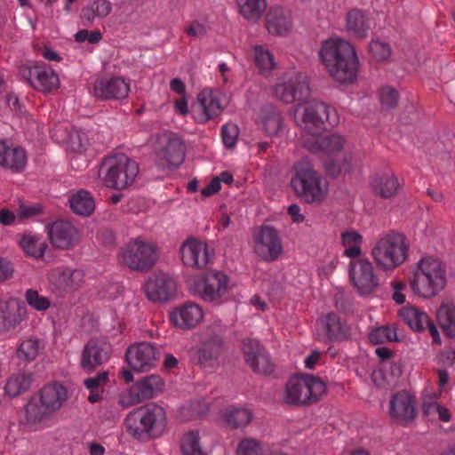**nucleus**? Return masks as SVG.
Instances as JSON below:
<instances>
[{
	"label": "nucleus",
	"instance_id": "nucleus-1",
	"mask_svg": "<svg viewBox=\"0 0 455 455\" xmlns=\"http://www.w3.org/2000/svg\"><path fill=\"white\" fill-rule=\"evenodd\" d=\"M339 124L337 111L322 101L307 104L302 115V144L312 152L321 151L328 156L338 155L344 148L346 139L338 133L321 136L328 126Z\"/></svg>",
	"mask_w": 455,
	"mask_h": 455
},
{
	"label": "nucleus",
	"instance_id": "nucleus-2",
	"mask_svg": "<svg viewBox=\"0 0 455 455\" xmlns=\"http://www.w3.org/2000/svg\"><path fill=\"white\" fill-rule=\"evenodd\" d=\"M319 56L330 76L336 81L350 84L356 79L358 59L349 42L331 37L323 43Z\"/></svg>",
	"mask_w": 455,
	"mask_h": 455
},
{
	"label": "nucleus",
	"instance_id": "nucleus-3",
	"mask_svg": "<svg viewBox=\"0 0 455 455\" xmlns=\"http://www.w3.org/2000/svg\"><path fill=\"white\" fill-rule=\"evenodd\" d=\"M447 282L446 269L437 258L420 259L411 272L410 287L412 292L423 299H431L438 295Z\"/></svg>",
	"mask_w": 455,
	"mask_h": 455
},
{
	"label": "nucleus",
	"instance_id": "nucleus-4",
	"mask_svg": "<svg viewBox=\"0 0 455 455\" xmlns=\"http://www.w3.org/2000/svg\"><path fill=\"white\" fill-rule=\"evenodd\" d=\"M68 399L67 388L58 382L44 386L32 395L25 406V421L38 426L58 411Z\"/></svg>",
	"mask_w": 455,
	"mask_h": 455
},
{
	"label": "nucleus",
	"instance_id": "nucleus-5",
	"mask_svg": "<svg viewBox=\"0 0 455 455\" xmlns=\"http://www.w3.org/2000/svg\"><path fill=\"white\" fill-rule=\"evenodd\" d=\"M409 244L403 234L389 230L379 236L371 250L376 265L384 271L393 270L407 259Z\"/></svg>",
	"mask_w": 455,
	"mask_h": 455
},
{
	"label": "nucleus",
	"instance_id": "nucleus-6",
	"mask_svg": "<svg viewBox=\"0 0 455 455\" xmlns=\"http://www.w3.org/2000/svg\"><path fill=\"white\" fill-rule=\"evenodd\" d=\"M165 421L164 410L155 403H148L131 411L125 419V426L130 435L143 440L161 433Z\"/></svg>",
	"mask_w": 455,
	"mask_h": 455
},
{
	"label": "nucleus",
	"instance_id": "nucleus-7",
	"mask_svg": "<svg viewBox=\"0 0 455 455\" xmlns=\"http://www.w3.org/2000/svg\"><path fill=\"white\" fill-rule=\"evenodd\" d=\"M117 257L131 270L146 272L157 261V247L154 242L136 236L120 248Z\"/></svg>",
	"mask_w": 455,
	"mask_h": 455
},
{
	"label": "nucleus",
	"instance_id": "nucleus-8",
	"mask_svg": "<svg viewBox=\"0 0 455 455\" xmlns=\"http://www.w3.org/2000/svg\"><path fill=\"white\" fill-rule=\"evenodd\" d=\"M326 391L325 383L313 375L295 376L289 379L284 402L291 405H307L319 401Z\"/></svg>",
	"mask_w": 455,
	"mask_h": 455
},
{
	"label": "nucleus",
	"instance_id": "nucleus-9",
	"mask_svg": "<svg viewBox=\"0 0 455 455\" xmlns=\"http://www.w3.org/2000/svg\"><path fill=\"white\" fill-rule=\"evenodd\" d=\"M295 174L291 185L298 196L321 199L327 191L326 180L314 169L307 158L295 164Z\"/></svg>",
	"mask_w": 455,
	"mask_h": 455
},
{
	"label": "nucleus",
	"instance_id": "nucleus-10",
	"mask_svg": "<svg viewBox=\"0 0 455 455\" xmlns=\"http://www.w3.org/2000/svg\"><path fill=\"white\" fill-rule=\"evenodd\" d=\"M106 187L122 190L131 186L139 173L138 164L124 154L108 157L103 163Z\"/></svg>",
	"mask_w": 455,
	"mask_h": 455
},
{
	"label": "nucleus",
	"instance_id": "nucleus-11",
	"mask_svg": "<svg viewBox=\"0 0 455 455\" xmlns=\"http://www.w3.org/2000/svg\"><path fill=\"white\" fill-rule=\"evenodd\" d=\"M226 326L220 320L214 321L203 333L201 347L196 350L198 363L203 366H212L221 355Z\"/></svg>",
	"mask_w": 455,
	"mask_h": 455
},
{
	"label": "nucleus",
	"instance_id": "nucleus-12",
	"mask_svg": "<svg viewBox=\"0 0 455 455\" xmlns=\"http://www.w3.org/2000/svg\"><path fill=\"white\" fill-rule=\"evenodd\" d=\"M253 251L262 260L273 262L282 255L283 243L278 230L271 225H262L252 234Z\"/></svg>",
	"mask_w": 455,
	"mask_h": 455
},
{
	"label": "nucleus",
	"instance_id": "nucleus-13",
	"mask_svg": "<svg viewBox=\"0 0 455 455\" xmlns=\"http://www.w3.org/2000/svg\"><path fill=\"white\" fill-rule=\"evenodd\" d=\"M274 92L275 97L283 103L303 102L304 108L307 104L314 101L307 100L310 87L307 76L302 73L294 74L279 81L274 87Z\"/></svg>",
	"mask_w": 455,
	"mask_h": 455
},
{
	"label": "nucleus",
	"instance_id": "nucleus-14",
	"mask_svg": "<svg viewBox=\"0 0 455 455\" xmlns=\"http://www.w3.org/2000/svg\"><path fill=\"white\" fill-rule=\"evenodd\" d=\"M164 382L159 375H149L137 381L128 390L122 393L119 403L128 408L143 400L150 399L162 392Z\"/></svg>",
	"mask_w": 455,
	"mask_h": 455
},
{
	"label": "nucleus",
	"instance_id": "nucleus-15",
	"mask_svg": "<svg viewBox=\"0 0 455 455\" xmlns=\"http://www.w3.org/2000/svg\"><path fill=\"white\" fill-rule=\"evenodd\" d=\"M49 282L53 291L60 296L74 293L80 290L85 282L84 270L61 266L52 269Z\"/></svg>",
	"mask_w": 455,
	"mask_h": 455
},
{
	"label": "nucleus",
	"instance_id": "nucleus-16",
	"mask_svg": "<svg viewBox=\"0 0 455 455\" xmlns=\"http://www.w3.org/2000/svg\"><path fill=\"white\" fill-rule=\"evenodd\" d=\"M228 289V277L220 271L207 274L194 283V291L204 301L220 304Z\"/></svg>",
	"mask_w": 455,
	"mask_h": 455
},
{
	"label": "nucleus",
	"instance_id": "nucleus-17",
	"mask_svg": "<svg viewBox=\"0 0 455 455\" xmlns=\"http://www.w3.org/2000/svg\"><path fill=\"white\" fill-rule=\"evenodd\" d=\"M349 276L361 295L372 293L379 284L373 265L367 258H360L350 262Z\"/></svg>",
	"mask_w": 455,
	"mask_h": 455
},
{
	"label": "nucleus",
	"instance_id": "nucleus-18",
	"mask_svg": "<svg viewBox=\"0 0 455 455\" xmlns=\"http://www.w3.org/2000/svg\"><path fill=\"white\" fill-rule=\"evenodd\" d=\"M129 366L135 371L144 372L155 368L160 354L149 342H138L128 347L125 353Z\"/></svg>",
	"mask_w": 455,
	"mask_h": 455
},
{
	"label": "nucleus",
	"instance_id": "nucleus-19",
	"mask_svg": "<svg viewBox=\"0 0 455 455\" xmlns=\"http://www.w3.org/2000/svg\"><path fill=\"white\" fill-rule=\"evenodd\" d=\"M110 345L100 338H92L84 345L80 355V367L86 372H92L106 363L110 358Z\"/></svg>",
	"mask_w": 455,
	"mask_h": 455
},
{
	"label": "nucleus",
	"instance_id": "nucleus-20",
	"mask_svg": "<svg viewBox=\"0 0 455 455\" xmlns=\"http://www.w3.org/2000/svg\"><path fill=\"white\" fill-rule=\"evenodd\" d=\"M51 244L57 249L75 247L80 239L78 229L69 221L59 220L45 226Z\"/></svg>",
	"mask_w": 455,
	"mask_h": 455
},
{
	"label": "nucleus",
	"instance_id": "nucleus-21",
	"mask_svg": "<svg viewBox=\"0 0 455 455\" xmlns=\"http://www.w3.org/2000/svg\"><path fill=\"white\" fill-rule=\"evenodd\" d=\"M177 283L175 279L164 272L151 275L143 285V290L148 299L152 301H166L175 293Z\"/></svg>",
	"mask_w": 455,
	"mask_h": 455
},
{
	"label": "nucleus",
	"instance_id": "nucleus-22",
	"mask_svg": "<svg viewBox=\"0 0 455 455\" xmlns=\"http://www.w3.org/2000/svg\"><path fill=\"white\" fill-rule=\"evenodd\" d=\"M416 404L417 401L414 395L406 391L397 392L390 399V416L396 422L402 425H408L416 418Z\"/></svg>",
	"mask_w": 455,
	"mask_h": 455
},
{
	"label": "nucleus",
	"instance_id": "nucleus-23",
	"mask_svg": "<svg viewBox=\"0 0 455 455\" xmlns=\"http://www.w3.org/2000/svg\"><path fill=\"white\" fill-rule=\"evenodd\" d=\"M130 84L121 76L98 78L93 86V94L100 100H120L128 96Z\"/></svg>",
	"mask_w": 455,
	"mask_h": 455
},
{
	"label": "nucleus",
	"instance_id": "nucleus-24",
	"mask_svg": "<svg viewBox=\"0 0 455 455\" xmlns=\"http://www.w3.org/2000/svg\"><path fill=\"white\" fill-rule=\"evenodd\" d=\"M157 156L169 166H179L185 158V145L176 134L169 133L158 140Z\"/></svg>",
	"mask_w": 455,
	"mask_h": 455
},
{
	"label": "nucleus",
	"instance_id": "nucleus-25",
	"mask_svg": "<svg viewBox=\"0 0 455 455\" xmlns=\"http://www.w3.org/2000/svg\"><path fill=\"white\" fill-rule=\"evenodd\" d=\"M180 253L185 265L198 269L204 268L212 256L207 244L195 238H188L182 243Z\"/></svg>",
	"mask_w": 455,
	"mask_h": 455
},
{
	"label": "nucleus",
	"instance_id": "nucleus-26",
	"mask_svg": "<svg viewBox=\"0 0 455 455\" xmlns=\"http://www.w3.org/2000/svg\"><path fill=\"white\" fill-rule=\"evenodd\" d=\"M200 112L195 116L198 124H205L221 115L225 107L220 102V93L211 88L203 89L197 95Z\"/></svg>",
	"mask_w": 455,
	"mask_h": 455
},
{
	"label": "nucleus",
	"instance_id": "nucleus-27",
	"mask_svg": "<svg viewBox=\"0 0 455 455\" xmlns=\"http://www.w3.org/2000/svg\"><path fill=\"white\" fill-rule=\"evenodd\" d=\"M371 190L376 196L388 199L399 196L402 184L392 171L375 173L370 182Z\"/></svg>",
	"mask_w": 455,
	"mask_h": 455
},
{
	"label": "nucleus",
	"instance_id": "nucleus-28",
	"mask_svg": "<svg viewBox=\"0 0 455 455\" xmlns=\"http://www.w3.org/2000/svg\"><path fill=\"white\" fill-rule=\"evenodd\" d=\"M26 307L14 299L0 300V331L16 328L26 318Z\"/></svg>",
	"mask_w": 455,
	"mask_h": 455
},
{
	"label": "nucleus",
	"instance_id": "nucleus-29",
	"mask_svg": "<svg viewBox=\"0 0 455 455\" xmlns=\"http://www.w3.org/2000/svg\"><path fill=\"white\" fill-rule=\"evenodd\" d=\"M202 307L193 302H188L174 309L171 314L172 323L181 329H192L203 319Z\"/></svg>",
	"mask_w": 455,
	"mask_h": 455
},
{
	"label": "nucleus",
	"instance_id": "nucleus-30",
	"mask_svg": "<svg viewBox=\"0 0 455 455\" xmlns=\"http://www.w3.org/2000/svg\"><path fill=\"white\" fill-rule=\"evenodd\" d=\"M266 27L271 35H286L292 27L291 13L278 5L270 7L266 16Z\"/></svg>",
	"mask_w": 455,
	"mask_h": 455
},
{
	"label": "nucleus",
	"instance_id": "nucleus-31",
	"mask_svg": "<svg viewBox=\"0 0 455 455\" xmlns=\"http://www.w3.org/2000/svg\"><path fill=\"white\" fill-rule=\"evenodd\" d=\"M27 157L20 147H12L4 140H0V165L13 172L21 171L26 164Z\"/></svg>",
	"mask_w": 455,
	"mask_h": 455
},
{
	"label": "nucleus",
	"instance_id": "nucleus-32",
	"mask_svg": "<svg viewBox=\"0 0 455 455\" xmlns=\"http://www.w3.org/2000/svg\"><path fill=\"white\" fill-rule=\"evenodd\" d=\"M318 324L331 340H343L349 335L348 326L342 323L339 316L335 313H329L322 316Z\"/></svg>",
	"mask_w": 455,
	"mask_h": 455
},
{
	"label": "nucleus",
	"instance_id": "nucleus-33",
	"mask_svg": "<svg viewBox=\"0 0 455 455\" xmlns=\"http://www.w3.org/2000/svg\"><path fill=\"white\" fill-rule=\"evenodd\" d=\"M34 381V375L28 371H18L12 374L4 386V392L10 397H16L29 390Z\"/></svg>",
	"mask_w": 455,
	"mask_h": 455
},
{
	"label": "nucleus",
	"instance_id": "nucleus-34",
	"mask_svg": "<svg viewBox=\"0 0 455 455\" xmlns=\"http://www.w3.org/2000/svg\"><path fill=\"white\" fill-rule=\"evenodd\" d=\"M399 314L403 320L414 331H424L427 324L429 323V316L427 314L414 306L402 307Z\"/></svg>",
	"mask_w": 455,
	"mask_h": 455
},
{
	"label": "nucleus",
	"instance_id": "nucleus-35",
	"mask_svg": "<svg viewBox=\"0 0 455 455\" xmlns=\"http://www.w3.org/2000/svg\"><path fill=\"white\" fill-rule=\"evenodd\" d=\"M260 124L267 135H275L283 125L280 111L272 105L264 106L260 110Z\"/></svg>",
	"mask_w": 455,
	"mask_h": 455
},
{
	"label": "nucleus",
	"instance_id": "nucleus-36",
	"mask_svg": "<svg viewBox=\"0 0 455 455\" xmlns=\"http://www.w3.org/2000/svg\"><path fill=\"white\" fill-rule=\"evenodd\" d=\"M36 78L32 82V87L36 90L50 92L59 86L58 75L48 66H39L35 71Z\"/></svg>",
	"mask_w": 455,
	"mask_h": 455
},
{
	"label": "nucleus",
	"instance_id": "nucleus-37",
	"mask_svg": "<svg viewBox=\"0 0 455 455\" xmlns=\"http://www.w3.org/2000/svg\"><path fill=\"white\" fill-rule=\"evenodd\" d=\"M19 243L28 255L36 259H42L47 249V244L42 237L33 232L22 234Z\"/></svg>",
	"mask_w": 455,
	"mask_h": 455
},
{
	"label": "nucleus",
	"instance_id": "nucleus-38",
	"mask_svg": "<svg viewBox=\"0 0 455 455\" xmlns=\"http://www.w3.org/2000/svg\"><path fill=\"white\" fill-rule=\"evenodd\" d=\"M239 13L250 22H257L267 10V0H236Z\"/></svg>",
	"mask_w": 455,
	"mask_h": 455
},
{
	"label": "nucleus",
	"instance_id": "nucleus-39",
	"mask_svg": "<svg viewBox=\"0 0 455 455\" xmlns=\"http://www.w3.org/2000/svg\"><path fill=\"white\" fill-rule=\"evenodd\" d=\"M347 29L354 36L359 38L366 37L370 29V24L365 14L358 9L349 11L347 14Z\"/></svg>",
	"mask_w": 455,
	"mask_h": 455
},
{
	"label": "nucleus",
	"instance_id": "nucleus-40",
	"mask_svg": "<svg viewBox=\"0 0 455 455\" xmlns=\"http://www.w3.org/2000/svg\"><path fill=\"white\" fill-rule=\"evenodd\" d=\"M221 417L231 428L245 427L252 419L250 410L228 407L221 411Z\"/></svg>",
	"mask_w": 455,
	"mask_h": 455
},
{
	"label": "nucleus",
	"instance_id": "nucleus-41",
	"mask_svg": "<svg viewBox=\"0 0 455 455\" xmlns=\"http://www.w3.org/2000/svg\"><path fill=\"white\" fill-rule=\"evenodd\" d=\"M438 323L443 331L450 337H455V305L443 303L436 312Z\"/></svg>",
	"mask_w": 455,
	"mask_h": 455
},
{
	"label": "nucleus",
	"instance_id": "nucleus-42",
	"mask_svg": "<svg viewBox=\"0 0 455 455\" xmlns=\"http://www.w3.org/2000/svg\"><path fill=\"white\" fill-rule=\"evenodd\" d=\"M112 11V4L108 0H94L82 10V17L92 23L96 18L107 17Z\"/></svg>",
	"mask_w": 455,
	"mask_h": 455
},
{
	"label": "nucleus",
	"instance_id": "nucleus-43",
	"mask_svg": "<svg viewBox=\"0 0 455 455\" xmlns=\"http://www.w3.org/2000/svg\"><path fill=\"white\" fill-rule=\"evenodd\" d=\"M44 349V343L36 338H28L23 339L19 345L16 355L17 357L24 362L34 361Z\"/></svg>",
	"mask_w": 455,
	"mask_h": 455
},
{
	"label": "nucleus",
	"instance_id": "nucleus-44",
	"mask_svg": "<svg viewBox=\"0 0 455 455\" xmlns=\"http://www.w3.org/2000/svg\"><path fill=\"white\" fill-rule=\"evenodd\" d=\"M253 52L255 64L261 74H268L275 68L274 57L266 46L255 45Z\"/></svg>",
	"mask_w": 455,
	"mask_h": 455
},
{
	"label": "nucleus",
	"instance_id": "nucleus-45",
	"mask_svg": "<svg viewBox=\"0 0 455 455\" xmlns=\"http://www.w3.org/2000/svg\"><path fill=\"white\" fill-rule=\"evenodd\" d=\"M181 451L183 455H208L200 443L199 434L190 431L184 435L181 440Z\"/></svg>",
	"mask_w": 455,
	"mask_h": 455
},
{
	"label": "nucleus",
	"instance_id": "nucleus-46",
	"mask_svg": "<svg viewBox=\"0 0 455 455\" xmlns=\"http://www.w3.org/2000/svg\"><path fill=\"white\" fill-rule=\"evenodd\" d=\"M369 339L373 344L399 340L396 328L392 325H385L373 329L369 334Z\"/></svg>",
	"mask_w": 455,
	"mask_h": 455
},
{
	"label": "nucleus",
	"instance_id": "nucleus-47",
	"mask_svg": "<svg viewBox=\"0 0 455 455\" xmlns=\"http://www.w3.org/2000/svg\"><path fill=\"white\" fill-rule=\"evenodd\" d=\"M233 180V176L229 172H222L202 188L201 194L205 197L212 196L221 189L222 184L230 185Z\"/></svg>",
	"mask_w": 455,
	"mask_h": 455
},
{
	"label": "nucleus",
	"instance_id": "nucleus-48",
	"mask_svg": "<svg viewBox=\"0 0 455 455\" xmlns=\"http://www.w3.org/2000/svg\"><path fill=\"white\" fill-rule=\"evenodd\" d=\"M17 212L18 223H22L27 220H30L42 215L44 213V206L40 203H30L28 201H21Z\"/></svg>",
	"mask_w": 455,
	"mask_h": 455
},
{
	"label": "nucleus",
	"instance_id": "nucleus-49",
	"mask_svg": "<svg viewBox=\"0 0 455 455\" xmlns=\"http://www.w3.org/2000/svg\"><path fill=\"white\" fill-rule=\"evenodd\" d=\"M25 300L30 307L36 311H46L51 307L50 299L41 295L34 289H28L26 291Z\"/></svg>",
	"mask_w": 455,
	"mask_h": 455
},
{
	"label": "nucleus",
	"instance_id": "nucleus-50",
	"mask_svg": "<svg viewBox=\"0 0 455 455\" xmlns=\"http://www.w3.org/2000/svg\"><path fill=\"white\" fill-rule=\"evenodd\" d=\"M247 364L253 371L260 374H268L273 371V365L270 358L265 350L254 356V358L248 362Z\"/></svg>",
	"mask_w": 455,
	"mask_h": 455
},
{
	"label": "nucleus",
	"instance_id": "nucleus-51",
	"mask_svg": "<svg viewBox=\"0 0 455 455\" xmlns=\"http://www.w3.org/2000/svg\"><path fill=\"white\" fill-rule=\"evenodd\" d=\"M261 443L254 438H244L240 441L236 455H263Z\"/></svg>",
	"mask_w": 455,
	"mask_h": 455
},
{
	"label": "nucleus",
	"instance_id": "nucleus-52",
	"mask_svg": "<svg viewBox=\"0 0 455 455\" xmlns=\"http://www.w3.org/2000/svg\"><path fill=\"white\" fill-rule=\"evenodd\" d=\"M350 156H344L342 163L337 160L330 159L325 162V170L332 178H336L341 173L348 172L351 170Z\"/></svg>",
	"mask_w": 455,
	"mask_h": 455
},
{
	"label": "nucleus",
	"instance_id": "nucleus-53",
	"mask_svg": "<svg viewBox=\"0 0 455 455\" xmlns=\"http://www.w3.org/2000/svg\"><path fill=\"white\" fill-rule=\"evenodd\" d=\"M370 52L376 61L387 60L391 55L389 45L379 40H372L370 44Z\"/></svg>",
	"mask_w": 455,
	"mask_h": 455
},
{
	"label": "nucleus",
	"instance_id": "nucleus-54",
	"mask_svg": "<svg viewBox=\"0 0 455 455\" xmlns=\"http://www.w3.org/2000/svg\"><path fill=\"white\" fill-rule=\"evenodd\" d=\"M242 350L247 363L265 349L262 347L259 340L247 338L243 340Z\"/></svg>",
	"mask_w": 455,
	"mask_h": 455
},
{
	"label": "nucleus",
	"instance_id": "nucleus-55",
	"mask_svg": "<svg viewBox=\"0 0 455 455\" xmlns=\"http://www.w3.org/2000/svg\"><path fill=\"white\" fill-rule=\"evenodd\" d=\"M239 135V129L235 124H226L221 128V138L227 148H234Z\"/></svg>",
	"mask_w": 455,
	"mask_h": 455
},
{
	"label": "nucleus",
	"instance_id": "nucleus-56",
	"mask_svg": "<svg viewBox=\"0 0 455 455\" xmlns=\"http://www.w3.org/2000/svg\"><path fill=\"white\" fill-rule=\"evenodd\" d=\"M95 201H68L73 213L87 217L95 211Z\"/></svg>",
	"mask_w": 455,
	"mask_h": 455
},
{
	"label": "nucleus",
	"instance_id": "nucleus-57",
	"mask_svg": "<svg viewBox=\"0 0 455 455\" xmlns=\"http://www.w3.org/2000/svg\"><path fill=\"white\" fill-rule=\"evenodd\" d=\"M379 99L382 107L387 108H393L397 104L398 92L393 87L384 86L379 91Z\"/></svg>",
	"mask_w": 455,
	"mask_h": 455
},
{
	"label": "nucleus",
	"instance_id": "nucleus-58",
	"mask_svg": "<svg viewBox=\"0 0 455 455\" xmlns=\"http://www.w3.org/2000/svg\"><path fill=\"white\" fill-rule=\"evenodd\" d=\"M108 381V371H104L97 375L84 380V384L89 390H103Z\"/></svg>",
	"mask_w": 455,
	"mask_h": 455
},
{
	"label": "nucleus",
	"instance_id": "nucleus-59",
	"mask_svg": "<svg viewBox=\"0 0 455 455\" xmlns=\"http://www.w3.org/2000/svg\"><path fill=\"white\" fill-rule=\"evenodd\" d=\"M341 243L344 246L362 245L363 238L359 232L349 229L341 234Z\"/></svg>",
	"mask_w": 455,
	"mask_h": 455
},
{
	"label": "nucleus",
	"instance_id": "nucleus-60",
	"mask_svg": "<svg viewBox=\"0 0 455 455\" xmlns=\"http://www.w3.org/2000/svg\"><path fill=\"white\" fill-rule=\"evenodd\" d=\"M441 406L435 395H430L423 399L422 410L425 415L434 416Z\"/></svg>",
	"mask_w": 455,
	"mask_h": 455
},
{
	"label": "nucleus",
	"instance_id": "nucleus-61",
	"mask_svg": "<svg viewBox=\"0 0 455 455\" xmlns=\"http://www.w3.org/2000/svg\"><path fill=\"white\" fill-rule=\"evenodd\" d=\"M145 201H124L121 209L128 214H138L146 210Z\"/></svg>",
	"mask_w": 455,
	"mask_h": 455
},
{
	"label": "nucleus",
	"instance_id": "nucleus-62",
	"mask_svg": "<svg viewBox=\"0 0 455 455\" xmlns=\"http://www.w3.org/2000/svg\"><path fill=\"white\" fill-rule=\"evenodd\" d=\"M185 32L189 36L197 37L205 35L207 28L204 23L198 20H194L188 28H185Z\"/></svg>",
	"mask_w": 455,
	"mask_h": 455
},
{
	"label": "nucleus",
	"instance_id": "nucleus-63",
	"mask_svg": "<svg viewBox=\"0 0 455 455\" xmlns=\"http://www.w3.org/2000/svg\"><path fill=\"white\" fill-rule=\"evenodd\" d=\"M73 148L76 150L82 151L85 150L87 141L85 133L83 132H76V133L71 135Z\"/></svg>",
	"mask_w": 455,
	"mask_h": 455
},
{
	"label": "nucleus",
	"instance_id": "nucleus-64",
	"mask_svg": "<svg viewBox=\"0 0 455 455\" xmlns=\"http://www.w3.org/2000/svg\"><path fill=\"white\" fill-rule=\"evenodd\" d=\"M97 239L106 245H111L115 243V235L112 230L108 228H100L97 232Z\"/></svg>",
	"mask_w": 455,
	"mask_h": 455
}]
</instances>
